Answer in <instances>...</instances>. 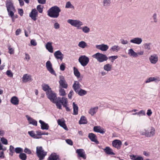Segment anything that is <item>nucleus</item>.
<instances>
[{
  "label": "nucleus",
  "instance_id": "f257e3e1",
  "mask_svg": "<svg viewBox=\"0 0 160 160\" xmlns=\"http://www.w3.org/2000/svg\"><path fill=\"white\" fill-rule=\"evenodd\" d=\"M61 11V9L59 7L54 6L51 8L48 11V15L51 18H57L59 17Z\"/></svg>",
  "mask_w": 160,
  "mask_h": 160
},
{
  "label": "nucleus",
  "instance_id": "f03ea898",
  "mask_svg": "<svg viewBox=\"0 0 160 160\" xmlns=\"http://www.w3.org/2000/svg\"><path fill=\"white\" fill-rule=\"evenodd\" d=\"M6 6L8 15L10 17L14 16V13L16 12V9L12 1L11 0H7L6 2Z\"/></svg>",
  "mask_w": 160,
  "mask_h": 160
},
{
  "label": "nucleus",
  "instance_id": "7ed1b4c3",
  "mask_svg": "<svg viewBox=\"0 0 160 160\" xmlns=\"http://www.w3.org/2000/svg\"><path fill=\"white\" fill-rule=\"evenodd\" d=\"M67 22L72 26L76 28L77 29H80L83 25V23L79 20L69 19Z\"/></svg>",
  "mask_w": 160,
  "mask_h": 160
},
{
  "label": "nucleus",
  "instance_id": "20e7f679",
  "mask_svg": "<svg viewBox=\"0 0 160 160\" xmlns=\"http://www.w3.org/2000/svg\"><path fill=\"white\" fill-rule=\"evenodd\" d=\"M92 57L95 58L99 62H102L107 61L108 58L104 54L99 52H97L93 55Z\"/></svg>",
  "mask_w": 160,
  "mask_h": 160
},
{
  "label": "nucleus",
  "instance_id": "39448f33",
  "mask_svg": "<svg viewBox=\"0 0 160 160\" xmlns=\"http://www.w3.org/2000/svg\"><path fill=\"white\" fill-rule=\"evenodd\" d=\"M36 152L39 160H43L47 154V152L44 151L41 146H38L36 147Z\"/></svg>",
  "mask_w": 160,
  "mask_h": 160
},
{
  "label": "nucleus",
  "instance_id": "423d86ee",
  "mask_svg": "<svg viewBox=\"0 0 160 160\" xmlns=\"http://www.w3.org/2000/svg\"><path fill=\"white\" fill-rule=\"evenodd\" d=\"M89 61V59L88 57L85 55H82L78 58L79 62L83 67L87 66Z\"/></svg>",
  "mask_w": 160,
  "mask_h": 160
},
{
  "label": "nucleus",
  "instance_id": "0eeeda50",
  "mask_svg": "<svg viewBox=\"0 0 160 160\" xmlns=\"http://www.w3.org/2000/svg\"><path fill=\"white\" fill-rule=\"evenodd\" d=\"M46 94L47 98L52 102H54L56 100H58V98L57 97L56 94L52 90L49 92H47Z\"/></svg>",
  "mask_w": 160,
  "mask_h": 160
},
{
  "label": "nucleus",
  "instance_id": "6e6552de",
  "mask_svg": "<svg viewBox=\"0 0 160 160\" xmlns=\"http://www.w3.org/2000/svg\"><path fill=\"white\" fill-rule=\"evenodd\" d=\"M149 60L151 63L155 64L158 62V58L157 54L154 53L151 55L149 58Z\"/></svg>",
  "mask_w": 160,
  "mask_h": 160
},
{
  "label": "nucleus",
  "instance_id": "1a4fd4ad",
  "mask_svg": "<svg viewBox=\"0 0 160 160\" xmlns=\"http://www.w3.org/2000/svg\"><path fill=\"white\" fill-rule=\"evenodd\" d=\"M46 67L48 71L51 74L56 75L55 72L52 68V64L50 61H48L46 62Z\"/></svg>",
  "mask_w": 160,
  "mask_h": 160
},
{
  "label": "nucleus",
  "instance_id": "9d476101",
  "mask_svg": "<svg viewBox=\"0 0 160 160\" xmlns=\"http://www.w3.org/2000/svg\"><path fill=\"white\" fill-rule=\"evenodd\" d=\"M38 14V12L37 10L35 8H34L29 13V16L32 20L35 21L37 20V17Z\"/></svg>",
  "mask_w": 160,
  "mask_h": 160
},
{
  "label": "nucleus",
  "instance_id": "9b49d317",
  "mask_svg": "<svg viewBox=\"0 0 160 160\" xmlns=\"http://www.w3.org/2000/svg\"><path fill=\"white\" fill-rule=\"evenodd\" d=\"M112 146L118 149H119L121 148L122 142L120 140L116 139L112 142Z\"/></svg>",
  "mask_w": 160,
  "mask_h": 160
},
{
  "label": "nucleus",
  "instance_id": "f8f14e48",
  "mask_svg": "<svg viewBox=\"0 0 160 160\" xmlns=\"http://www.w3.org/2000/svg\"><path fill=\"white\" fill-rule=\"evenodd\" d=\"M142 42V39L141 38L136 37L131 39L130 42L137 45L140 44Z\"/></svg>",
  "mask_w": 160,
  "mask_h": 160
},
{
  "label": "nucleus",
  "instance_id": "ddd939ff",
  "mask_svg": "<svg viewBox=\"0 0 160 160\" xmlns=\"http://www.w3.org/2000/svg\"><path fill=\"white\" fill-rule=\"evenodd\" d=\"M38 133V130L36 131L35 132L33 131H29L28 132V133L31 137L35 139L40 138Z\"/></svg>",
  "mask_w": 160,
  "mask_h": 160
},
{
  "label": "nucleus",
  "instance_id": "4468645a",
  "mask_svg": "<svg viewBox=\"0 0 160 160\" xmlns=\"http://www.w3.org/2000/svg\"><path fill=\"white\" fill-rule=\"evenodd\" d=\"M32 80V76L27 74H24L22 78V81L23 82H30Z\"/></svg>",
  "mask_w": 160,
  "mask_h": 160
},
{
  "label": "nucleus",
  "instance_id": "2eb2a0df",
  "mask_svg": "<svg viewBox=\"0 0 160 160\" xmlns=\"http://www.w3.org/2000/svg\"><path fill=\"white\" fill-rule=\"evenodd\" d=\"M76 152L80 157H81L84 159L86 158V155L85 152L83 149H77Z\"/></svg>",
  "mask_w": 160,
  "mask_h": 160
},
{
  "label": "nucleus",
  "instance_id": "dca6fc26",
  "mask_svg": "<svg viewBox=\"0 0 160 160\" xmlns=\"http://www.w3.org/2000/svg\"><path fill=\"white\" fill-rule=\"evenodd\" d=\"M96 47L97 49L101 50L102 51H106L109 48L108 45L104 44L96 45Z\"/></svg>",
  "mask_w": 160,
  "mask_h": 160
},
{
  "label": "nucleus",
  "instance_id": "f3484780",
  "mask_svg": "<svg viewBox=\"0 0 160 160\" xmlns=\"http://www.w3.org/2000/svg\"><path fill=\"white\" fill-rule=\"evenodd\" d=\"M159 81H160V77L158 76H156L149 78L146 80L145 82L146 83H148L152 82H158Z\"/></svg>",
  "mask_w": 160,
  "mask_h": 160
},
{
  "label": "nucleus",
  "instance_id": "a211bd4d",
  "mask_svg": "<svg viewBox=\"0 0 160 160\" xmlns=\"http://www.w3.org/2000/svg\"><path fill=\"white\" fill-rule=\"evenodd\" d=\"M54 55L57 59H60L62 61L63 59V55L59 50H58L55 52L54 53Z\"/></svg>",
  "mask_w": 160,
  "mask_h": 160
},
{
  "label": "nucleus",
  "instance_id": "6ab92c4d",
  "mask_svg": "<svg viewBox=\"0 0 160 160\" xmlns=\"http://www.w3.org/2000/svg\"><path fill=\"white\" fill-rule=\"evenodd\" d=\"M58 123L59 125L63 128L65 130H68V128L65 123V121L63 118L58 119Z\"/></svg>",
  "mask_w": 160,
  "mask_h": 160
},
{
  "label": "nucleus",
  "instance_id": "aec40b11",
  "mask_svg": "<svg viewBox=\"0 0 160 160\" xmlns=\"http://www.w3.org/2000/svg\"><path fill=\"white\" fill-rule=\"evenodd\" d=\"M48 160H59V157L56 153H52L48 158Z\"/></svg>",
  "mask_w": 160,
  "mask_h": 160
},
{
  "label": "nucleus",
  "instance_id": "412c9836",
  "mask_svg": "<svg viewBox=\"0 0 160 160\" xmlns=\"http://www.w3.org/2000/svg\"><path fill=\"white\" fill-rule=\"evenodd\" d=\"M81 85L79 82L77 81H75L74 83L72 86V87L76 92H77L80 88Z\"/></svg>",
  "mask_w": 160,
  "mask_h": 160
},
{
  "label": "nucleus",
  "instance_id": "4be33fe9",
  "mask_svg": "<svg viewBox=\"0 0 160 160\" xmlns=\"http://www.w3.org/2000/svg\"><path fill=\"white\" fill-rule=\"evenodd\" d=\"M88 137L93 142H96L97 144L99 143L97 138V137L95 134L92 133H90L88 134Z\"/></svg>",
  "mask_w": 160,
  "mask_h": 160
},
{
  "label": "nucleus",
  "instance_id": "5701e85b",
  "mask_svg": "<svg viewBox=\"0 0 160 160\" xmlns=\"http://www.w3.org/2000/svg\"><path fill=\"white\" fill-rule=\"evenodd\" d=\"M143 47L144 49L147 51H150L152 49V44L150 42L144 43L143 45Z\"/></svg>",
  "mask_w": 160,
  "mask_h": 160
},
{
  "label": "nucleus",
  "instance_id": "b1692460",
  "mask_svg": "<svg viewBox=\"0 0 160 160\" xmlns=\"http://www.w3.org/2000/svg\"><path fill=\"white\" fill-rule=\"evenodd\" d=\"M52 42H48L47 43L45 46L46 49L51 53H52L53 52V48L52 46Z\"/></svg>",
  "mask_w": 160,
  "mask_h": 160
},
{
  "label": "nucleus",
  "instance_id": "393cba45",
  "mask_svg": "<svg viewBox=\"0 0 160 160\" xmlns=\"http://www.w3.org/2000/svg\"><path fill=\"white\" fill-rule=\"evenodd\" d=\"M39 123L41 124V128L42 130H48L49 128V126L47 123L41 120L39 121Z\"/></svg>",
  "mask_w": 160,
  "mask_h": 160
},
{
  "label": "nucleus",
  "instance_id": "a878e982",
  "mask_svg": "<svg viewBox=\"0 0 160 160\" xmlns=\"http://www.w3.org/2000/svg\"><path fill=\"white\" fill-rule=\"evenodd\" d=\"M62 104L63 106L66 108V109L67 111H69L70 109L69 108L67 107V98L63 97L62 98V100L61 101Z\"/></svg>",
  "mask_w": 160,
  "mask_h": 160
},
{
  "label": "nucleus",
  "instance_id": "bb28decb",
  "mask_svg": "<svg viewBox=\"0 0 160 160\" xmlns=\"http://www.w3.org/2000/svg\"><path fill=\"white\" fill-rule=\"evenodd\" d=\"M62 100V98L61 99L60 98H58V100L55 101L53 103L56 104L57 108L61 109H62L61 102V101Z\"/></svg>",
  "mask_w": 160,
  "mask_h": 160
},
{
  "label": "nucleus",
  "instance_id": "cd10ccee",
  "mask_svg": "<svg viewBox=\"0 0 160 160\" xmlns=\"http://www.w3.org/2000/svg\"><path fill=\"white\" fill-rule=\"evenodd\" d=\"M128 54L129 56L133 58H137V53L132 48L128 50Z\"/></svg>",
  "mask_w": 160,
  "mask_h": 160
},
{
  "label": "nucleus",
  "instance_id": "c85d7f7f",
  "mask_svg": "<svg viewBox=\"0 0 160 160\" xmlns=\"http://www.w3.org/2000/svg\"><path fill=\"white\" fill-rule=\"evenodd\" d=\"M93 130L95 132L102 134H103L105 132V131H104V129L100 126H95L93 128Z\"/></svg>",
  "mask_w": 160,
  "mask_h": 160
},
{
  "label": "nucleus",
  "instance_id": "c756f323",
  "mask_svg": "<svg viewBox=\"0 0 160 160\" xmlns=\"http://www.w3.org/2000/svg\"><path fill=\"white\" fill-rule=\"evenodd\" d=\"M26 117L30 124H32L35 126L37 125V122L35 120L30 118L28 115L26 116Z\"/></svg>",
  "mask_w": 160,
  "mask_h": 160
},
{
  "label": "nucleus",
  "instance_id": "7c9ffc66",
  "mask_svg": "<svg viewBox=\"0 0 160 160\" xmlns=\"http://www.w3.org/2000/svg\"><path fill=\"white\" fill-rule=\"evenodd\" d=\"M42 87L43 90L46 92V94H47V92H49L52 91L51 88L49 87L48 84H42Z\"/></svg>",
  "mask_w": 160,
  "mask_h": 160
},
{
  "label": "nucleus",
  "instance_id": "2f4dec72",
  "mask_svg": "<svg viewBox=\"0 0 160 160\" xmlns=\"http://www.w3.org/2000/svg\"><path fill=\"white\" fill-rule=\"evenodd\" d=\"M104 152L108 154L114 155L115 154L113 152L112 150L110 147H107L104 149Z\"/></svg>",
  "mask_w": 160,
  "mask_h": 160
},
{
  "label": "nucleus",
  "instance_id": "473e14b6",
  "mask_svg": "<svg viewBox=\"0 0 160 160\" xmlns=\"http://www.w3.org/2000/svg\"><path fill=\"white\" fill-rule=\"evenodd\" d=\"M11 102L13 105H17L19 103V100L17 97L14 96L11 98Z\"/></svg>",
  "mask_w": 160,
  "mask_h": 160
},
{
  "label": "nucleus",
  "instance_id": "72a5a7b5",
  "mask_svg": "<svg viewBox=\"0 0 160 160\" xmlns=\"http://www.w3.org/2000/svg\"><path fill=\"white\" fill-rule=\"evenodd\" d=\"M130 158L132 160H143L142 157L136 156L134 155H130Z\"/></svg>",
  "mask_w": 160,
  "mask_h": 160
},
{
  "label": "nucleus",
  "instance_id": "f704fd0d",
  "mask_svg": "<svg viewBox=\"0 0 160 160\" xmlns=\"http://www.w3.org/2000/svg\"><path fill=\"white\" fill-rule=\"evenodd\" d=\"M73 113L75 115H77L78 113V108L77 104L74 102H73Z\"/></svg>",
  "mask_w": 160,
  "mask_h": 160
},
{
  "label": "nucleus",
  "instance_id": "c9c22d12",
  "mask_svg": "<svg viewBox=\"0 0 160 160\" xmlns=\"http://www.w3.org/2000/svg\"><path fill=\"white\" fill-rule=\"evenodd\" d=\"M78 45L79 47L82 48H84L88 46L87 43L84 41L80 42Z\"/></svg>",
  "mask_w": 160,
  "mask_h": 160
},
{
  "label": "nucleus",
  "instance_id": "e433bc0d",
  "mask_svg": "<svg viewBox=\"0 0 160 160\" xmlns=\"http://www.w3.org/2000/svg\"><path fill=\"white\" fill-rule=\"evenodd\" d=\"M98 109V107H95L91 108L89 110V113L92 116H93L97 112Z\"/></svg>",
  "mask_w": 160,
  "mask_h": 160
},
{
  "label": "nucleus",
  "instance_id": "4c0bfd02",
  "mask_svg": "<svg viewBox=\"0 0 160 160\" xmlns=\"http://www.w3.org/2000/svg\"><path fill=\"white\" fill-rule=\"evenodd\" d=\"M80 29H81L83 32L85 33H88L90 32V28L87 26L81 27Z\"/></svg>",
  "mask_w": 160,
  "mask_h": 160
},
{
  "label": "nucleus",
  "instance_id": "58836bf2",
  "mask_svg": "<svg viewBox=\"0 0 160 160\" xmlns=\"http://www.w3.org/2000/svg\"><path fill=\"white\" fill-rule=\"evenodd\" d=\"M80 96H83L86 95L87 93V91L82 89H80L78 91L76 92Z\"/></svg>",
  "mask_w": 160,
  "mask_h": 160
},
{
  "label": "nucleus",
  "instance_id": "ea45409f",
  "mask_svg": "<svg viewBox=\"0 0 160 160\" xmlns=\"http://www.w3.org/2000/svg\"><path fill=\"white\" fill-rule=\"evenodd\" d=\"M60 85L62 87L67 88L68 87V85L66 83V82L63 79H61L59 81Z\"/></svg>",
  "mask_w": 160,
  "mask_h": 160
},
{
  "label": "nucleus",
  "instance_id": "a19ab883",
  "mask_svg": "<svg viewBox=\"0 0 160 160\" xmlns=\"http://www.w3.org/2000/svg\"><path fill=\"white\" fill-rule=\"evenodd\" d=\"M155 134V129L153 128H152L150 132H147L146 136L147 137H151L153 136Z\"/></svg>",
  "mask_w": 160,
  "mask_h": 160
},
{
  "label": "nucleus",
  "instance_id": "79ce46f5",
  "mask_svg": "<svg viewBox=\"0 0 160 160\" xmlns=\"http://www.w3.org/2000/svg\"><path fill=\"white\" fill-rule=\"evenodd\" d=\"M120 48L118 45H114L112 46L110 49V50L111 52H117L119 50Z\"/></svg>",
  "mask_w": 160,
  "mask_h": 160
},
{
  "label": "nucleus",
  "instance_id": "37998d69",
  "mask_svg": "<svg viewBox=\"0 0 160 160\" xmlns=\"http://www.w3.org/2000/svg\"><path fill=\"white\" fill-rule=\"evenodd\" d=\"M87 122L86 118L84 116H82L79 122L80 124H86Z\"/></svg>",
  "mask_w": 160,
  "mask_h": 160
},
{
  "label": "nucleus",
  "instance_id": "c03bdc74",
  "mask_svg": "<svg viewBox=\"0 0 160 160\" xmlns=\"http://www.w3.org/2000/svg\"><path fill=\"white\" fill-rule=\"evenodd\" d=\"M112 66L109 64H107L104 65V69L107 71H110L112 69Z\"/></svg>",
  "mask_w": 160,
  "mask_h": 160
},
{
  "label": "nucleus",
  "instance_id": "a18cd8bd",
  "mask_svg": "<svg viewBox=\"0 0 160 160\" xmlns=\"http://www.w3.org/2000/svg\"><path fill=\"white\" fill-rule=\"evenodd\" d=\"M74 73V75L77 77V78H79L80 77V74L78 69L75 67H73Z\"/></svg>",
  "mask_w": 160,
  "mask_h": 160
},
{
  "label": "nucleus",
  "instance_id": "49530a36",
  "mask_svg": "<svg viewBox=\"0 0 160 160\" xmlns=\"http://www.w3.org/2000/svg\"><path fill=\"white\" fill-rule=\"evenodd\" d=\"M111 3V0H103V4L104 7H108Z\"/></svg>",
  "mask_w": 160,
  "mask_h": 160
},
{
  "label": "nucleus",
  "instance_id": "de8ad7c7",
  "mask_svg": "<svg viewBox=\"0 0 160 160\" xmlns=\"http://www.w3.org/2000/svg\"><path fill=\"white\" fill-rule=\"evenodd\" d=\"M65 8H74V6L71 4L70 1H68L66 3Z\"/></svg>",
  "mask_w": 160,
  "mask_h": 160
},
{
  "label": "nucleus",
  "instance_id": "09e8293b",
  "mask_svg": "<svg viewBox=\"0 0 160 160\" xmlns=\"http://www.w3.org/2000/svg\"><path fill=\"white\" fill-rule=\"evenodd\" d=\"M19 157L22 160H26L27 157L26 155L23 153H20L19 155Z\"/></svg>",
  "mask_w": 160,
  "mask_h": 160
},
{
  "label": "nucleus",
  "instance_id": "8fccbe9b",
  "mask_svg": "<svg viewBox=\"0 0 160 160\" xmlns=\"http://www.w3.org/2000/svg\"><path fill=\"white\" fill-rule=\"evenodd\" d=\"M43 8V6L41 5H38L37 7V10L40 13H42Z\"/></svg>",
  "mask_w": 160,
  "mask_h": 160
},
{
  "label": "nucleus",
  "instance_id": "3c124183",
  "mask_svg": "<svg viewBox=\"0 0 160 160\" xmlns=\"http://www.w3.org/2000/svg\"><path fill=\"white\" fill-rule=\"evenodd\" d=\"M15 152L17 153H21V152H23L22 149L20 147H17L15 148Z\"/></svg>",
  "mask_w": 160,
  "mask_h": 160
},
{
  "label": "nucleus",
  "instance_id": "603ef678",
  "mask_svg": "<svg viewBox=\"0 0 160 160\" xmlns=\"http://www.w3.org/2000/svg\"><path fill=\"white\" fill-rule=\"evenodd\" d=\"M0 141L4 145H7L8 144V140L7 139L3 137L1 138Z\"/></svg>",
  "mask_w": 160,
  "mask_h": 160
},
{
  "label": "nucleus",
  "instance_id": "864d4df0",
  "mask_svg": "<svg viewBox=\"0 0 160 160\" xmlns=\"http://www.w3.org/2000/svg\"><path fill=\"white\" fill-rule=\"evenodd\" d=\"M59 94L60 96H64L66 93L64 89L60 88L59 90Z\"/></svg>",
  "mask_w": 160,
  "mask_h": 160
},
{
  "label": "nucleus",
  "instance_id": "5fc2aeb1",
  "mask_svg": "<svg viewBox=\"0 0 160 160\" xmlns=\"http://www.w3.org/2000/svg\"><path fill=\"white\" fill-rule=\"evenodd\" d=\"M7 75L9 77L12 78L13 76V73L10 70H8L6 72Z\"/></svg>",
  "mask_w": 160,
  "mask_h": 160
},
{
  "label": "nucleus",
  "instance_id": "6e6d98bb",
  "mask_svg": "<svg viewBox=\"0 0 160 160\" xmlns=\"http://www.w3.org/2000/svg\"><path fill=\"white\" fill-rule=\"evenodd\" d=\"M136 115H138L139 117H140L141 115H145V112L144 110H141L138 112H136Z\"/></svg>",
  "mask_w": 160,
  "mask_h": 160
},
{
  "label": "nucleus",
  "instance_id": "4d7b16f0",
  "mask_svg": "<svg viewBox=\"0 0 160 160\" xmlns=\"http://www.w3.org/2000/svg\"><path fill=\"white\" fill-rule=\"evenodd\" d=\"M8 52L10 54H12L14 53V49L12 48L10 46H9L8 47Z\"/></svg>",
  "mask_w": 160,
  "mask_h": 160
},
{
  "label": "nucleus",
  "instance_id": "13d9d810",
  "mask_svg": "<svg viewBox=\"0 0 160 160\" xmlns=\"http://www.w3.org/2000/svg\"><path fill=\"white\" fill-rule=\"evenodd\" d=\"M38 134H39V137H40V138H41V136L42 135H48V132H42L40 130H38Z\"/></svg>",
  "mask_w": 160,
  "mask_h": 160
},
{
  "label": "nucleus",
  "instance_id": "bf43d9fd",
  "mask_svg": "<svg viewBox=\"0 0 160 160\" xmlns=\"http://www.w3.org/2000/svg\"><path fill=\"white\" fill-rule=\"evenodd\" d=\"M118 58L117 56H113L109 57L108 58L109 59H111V62H113L114 60Z\"/></svg>",
  "mask_w": 160,
  "mask_h": 160
},
{
  "label": "nucleus",
  "instance_id": "052dcab7",
  "mask_svg": "<svg viewBox=\"0 0 160 160\" xmlns=\"http://www.w3.org/2000/svg\"><path fill=\"white\" fill-rule=\"evenodd\" d=\"M152 18L153 20V22H158V19L157 18V14L155 13L152 16Z\"/></svg>",
  "mask_w": 160,
  "mask_h": 160
},
{
  "label": "nucleus",
  "instance_id": "680f3d73",
  "mask_svg": "<svg viewBox=\"0 0 160 160\" xmlns=\"http://www.w3.org/2000/svg\"><path fill=\"white\" fill-rule=\"evenodd\" d=\"M137 58L139 56H142V55H143L144 53V52L143 51L140 50V51H139V52H137Z\"/></svg>",
  "mask_w": 160,
  "mask_h": 160
},
{
  "label": "nucleus",
  "instance_id": "e2e57ef3",
  "mask_svg": "<svg viewBox=\"0 0 160 160\" xmlns=\"http://www.w3.org/2000/svg\"><path fill=\"white\" fill-rule=\"evenodd\" d=\"M60 68L61 70L64 71L65 68V64L64 63H62L61 64Z\"/></svg>",
  "mask_w": 160,
  "mask_h": 160
},
{
  "label": "nucleus",
  "instance_id": "0e129e2a",
  "mask_svg": "<svg viewBox=\"0 0 160 160\" xmlns=\"http://www.w3.org/2000/svg\"><path fill=\"white\" fill-rule=\"evenodd\" d=\"M30 59V57L29 55L27 53H25V57L24 59L27 60L28 61Z\"/></svg>",
  "mask_w": 160,
  "mask_h": 160
},
{
  "label": "nucleus",
  "instance_id": "69168bd1",
  "mask_svg": "<svg viewBox=\"0 0 160 160\" xmlns=\"http://www.w3.org/2000/svg\"><path fill=\"white\" fill-rule=\"evenodd\" d=\"M31 44L33 46H36L37 45V43L36 41L34 39H32L30 41Z\"/></svg>",
  "mask_w": 160,
  "mask_h": 160
},
{
  "label": "nucleus",
  "instance_id": "338daca9",
  "mask_svg": "<svg viewBox=\"0 0 160 160\" xmlns=\"http://www.w3.org/2000/svg\"><path fill=\"white\" fill-rule=\"evenodd\" d=\"M24 152L28 154H30L32 153L30 150L27 148H25L24 150Z\"/></svg>",
  "mask_w": 160,
  "mask_h": 160
},
{
  "label": "nucleus",
  "instance_id": "774afa93",
  "mask_svg": "<svg viewBox=\"0 0 160 160\" xmlns=\"http://www.w3.org/2000/svg\"><path fill=\"white\" fill-rule=\"evenodd\" d=\"M54 27L56 29H58L60 28V25L58 22H56L54 25Z\"/></svg>",
  "mask_w": 160,
  "mask_h": 160
}]
</instances>
